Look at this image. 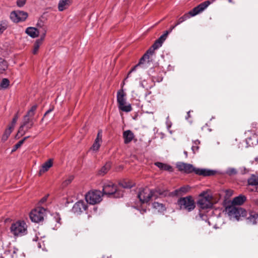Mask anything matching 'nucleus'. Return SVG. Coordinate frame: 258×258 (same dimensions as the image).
<instances>
[{"label": "nucleus", "instance_id": "obj_1", "mask_svg": "<svg viewBox=\"0 0 258 258\" xmlns=\"http://www.w3.org/2000/svg\"><path fill=\"white\" fill-rule=\"evenodd\" d=\"M176 166L178 170L180 171L184 172L186 173H189L195 172L197 174L203 176H210L213 175L215 172L213 170L199 169L195 168L192 165L190 164L185 163L183 162L178 163Z\"/></svg>", "mask_w": 258, "mask_h": 258}, {"label": "nucleus", "instance_id": "obj_2", "mask_svg": "<svg viewBox=\"0 0 258 258\" xmlns=\"http://www.w3.org/2000/svg\"><path fill=\"white\" fill-rule=\"evenodd\" d=\"M210 4L211 2L209 1H206L201 3L200 5L195 7L192 10L188 12V13L185 14L183 16L180 17L175 23V26H178L180 24L187 19L189 18L190 17L195 16L202 12L210 5Z\"/></svg>", "mask_w": 258, "mask_h": 258}, {"label": "nucleus", "instance_id": "obj_3", "mask_svg": "<svg viewBox=\"0 0 258 258\" xmlns=\"http://www.w3.org/2000/svg\"><path fill=\"white\" fill-rule=\"evenodd\" d=\"M10 232L14 236H22L27 233V225L24 221L19 220L13 223Z\"/></svg>", "mask_w": 258, "mask_h": 258}, {"label": "nucleus", "instance_id": "obj_4", "mask_svg": "<svg viewBox=\"0 0 258 258\" xmlns=\"http://www.w3.org/2000/svg\"><path fill=\"white\" fill-rule=\"evenodd\" d=\"M156 193L160 195L163 194L159 190H153L148 187H145L140 189L138 197L142 203H147L149 202L152 197L155 198L157 197Z\"/></svg>", "mask_w": 258, "mask_h": 258}, {"label": "nucleus", "instance_id": "obj_5", "mask_svg": "<svg viewBox=\"0 0 258 258\" xmlns=\"http://www.w3.org/2000/svg\"><path fill=\"white\" fill-rule=\"evenodd\" d=\"M126 94L122 90H119L117 94V102L119 110L128 112L132 111V107L130 103H127L125 98Z\"/></svg>", "mask_w": 258, "mask_h": 258}, {"label": "nucleus", "instance_id": "obj_6", "mask_svg": "<svg viewBox=\"0 0 258 258\" xmlns=\"http://www.w3.org/2000/svg\"><path fill=\"white\" fill-rule=\"evenodd\" d=\"M102 193L100 190H94L89 191L85 196L86 202L91 205L99 203L102 200Z\"/></svg>", "mask_w": 258, "mask_h": 258}, {"label": "nucleus", "instance_id": "obj_7", "mask_svg": "<svg viewBox=\"0 0 258 258\" xmlns=\"http://www.w3.org/2000/svg\"><path fill=\"white\" fill-rule=\"evenodd\" d=\"M226 211L231 218H235L237 220H239L241 217L247 216L246 211L245 210L233 206L227 207L226 208Z\"/></svg>", "mask_w": 258, "mask_h": 258}, {"label": "nucleus", "instance_id": "obj_8", "mask_svg": "<svg viewBox=\"0 0 258 258\" xmlns=\"http://www.w3.org/2000/svg\"><path fill=\"white\" fill-rule=\"evenodd\" d=\"M103 195H114L116 198H120L122 196V192L117 190L116 186L111 182L108 181L105 183L103 187Z\"/></svg>", "mask_w": 258, "mask_h": 258}, {"label": "nucleus", "instance_id": "obj_9", "mask_svg": "<svg viewBox=\"0 0 258 258\" xmlns=\"http://www.w3.org/2000/svg\"><path fill=\"white\" fill-rule=\"evenodd\" d=\"M177 203L181 209L190 211L195 208L194 200L191 196L181 198L178 200Z\"/></svg>", "mask_w": 258, "mask_h": 258}, {"label": "nucleus", "instance_id": "obj_10", "mask_svg": "<svg viewBox=\"0 0 258 258\" xmlns=\"http://www.w3.org/2000/svg\"><path fill=\"white\" fill-rule=\"evenodd\" d=\"M45 212V209L40 207L37 208L30 212L29 214L30 218L32 222L38 223L43 220Z\"/></svg>", "mask_w": 258, "mask_h": 258}, {"label": "nucleus", "instance_id": "obj_11", "mask_svg": "<svg viewBox=\"0 0 258 258\" xmlns=\"http://www.w3.org/2000/svg\"><path fill=\"white\" fill-rule=\"evenodd\" d=\"M200 199L198 205L202 209H208L212 206L211 197L207 192H203L200 195Z\"/></svg>", "mask_w": 258, "mask_h": 258}, {"label": "nucleus", "instance_id": "obj_12", "mask_svg": "<svg viewBox=\"0 0 258 258\" xmlns=\"http://www.w3.org/2000/svg\"><path fill=\"white\" fill-rule=\"evenodd\" d=\"M28 17V14L26 12L20 11L12 12L10 14L11 19L15 23L25 21Z\"/></svg>", "mask_w": 258, "mask_h": 258}, {"label": "nucleus", "instance_id": "obj_13", "mask_svg": "<svg viewBox=\"0 0 258 258\" xmlns=\"http://www.w3.org/2000/svg\"><path fill=\"white\" fill-rule=\"evenodd\" d=\"M150 58L146 54H144L143 56L140 58L139 63L135 66L128 72L127 77L135 71L138 67H141L142 68L145 69L147 67L146 63H150Z\"/></svg>", "mask_w": 258, "mask_h": 258}, {"label": "nucleus", "instance_id": "obj_14", "mask_svg": "<svg viewBox=\"0 0 258 258\" xmlns=\"http://www.w3.org/2000/svg\"><path fill=\"white\" fill-rule=\"evenodd\" d=\"M87 209V205L82 201H80L75 204L73 208L72 212L76 214H80L82 212L85 211Z\"/></svg>", "mask_w": 258, "mask_h": 258}, {"label": "nucleus", "instance_id": "obj_15", "mask_svg": "<svg viewBox=\"0 0 258 258\" xmlns=\"http://www.w3.org/2000/svg\"><path fill=\"white\" fill-rule=\"evenodd\" d=\"M246 216V221L247 224L254 225L258 223V214L255 212H249Z\"/></svg>", "mask_w": 258, "mask_h": 258}, {"label": "nucleus", "instance_id": "obj_16", "mask_svg": "<svg viewBox=\"0 0 258 258\" xmlns=\"http://www.w3.org/2000/svg\"><path fill=\"white\" fill-rule=\"evenodd\" d=\"M102 143V132L99 131L98 133L97 137L95 140L94 143H93L92 147L91 148V150L93 151H97L101 145Z\"/></svg>", "mask_w": 258, "mask_h": 258}, {"label": "nucleus", "instance_id": "obj_17", "mask_svg": "<svg viewBox=\"0 0 258 258\" xmlns=\"http://www.w3.org/2000/svg\"><path fill=\"white\" fill-rule=\"evenodd\" d=\"M123 138L124 139V143L127 144L132 142L134 138V133L130 130H127L123 133Z\"/></svg>", "mask_w": 258, "mask_h": 258}, {"label": "nucleus", "instance_id": "obj_18", "mask_svg": "<svg viewBox=\"0 0 258 258\" xmlns=\"http://www.w3.org/2000/svg\"><path fill=\"white\" fill-rule=\"evenodd\" d=\"M52 164L53 161L51 159L44 163L42 164L41 169L39 170V175H41L43 173L48 171V169L52 166Z\"/></svg>", "mask_w": 258, "mask_h": 258}, {"label": "nucleus", "instance_id": "obj_19", "mask_svg": "<svg viewBox=\"0 0 258 258\" xmlns=\"http://www.w3.org/2000/svg\"><path fill=\"white\" fill-rule=\"evenodd\" d=\"M72 3V0H60L58 5V10L61 12L68 9Z\"/></svg>", "mask_w": 258, "mask_h": 258}, {"label": "nucleus", "instance_id": "obj_20", "mask_svg": "<svg viewBox=\"0 0 258 258\" xmlns=\"http://www.w3.org/2000/svg\"><path fill=\"white\" fill-rule=\"evenodd\" d=\"M167 32L166 33H164L158 39H157L152 45L153 47H154L156 49L160 48L162 46L163 42L167 38Z\"/></svg>", "mask_w": 258, "mask_h": 258}, {"label": "nucleus", "instance_id": "obj_21", "mask_svg": "<svg viewBox=\"0 0 258 258\" xmlns=\"http://www.w3.org/2000/svg\"><path fill=\"white\" fill-rule=\"evenodd\" d=\"M25 32L32 38H36L38 36L39 32L37 29L34 27H28L26 29Z\"/></svg>", "mask_w": 258, "mask_h": 258}, {"label": "nucleus", "instance_id": "obj_22", "mask_svg": "<svg viewBox=\"0 0 258 258\" xmlns=\"http://www.w3.org/2000/svg\"><path fill=\"white\" fill-rule=\"evenodd\" d=\"M245 200L246 197L245 196L240 195L233 199L232 201V204L233 205H241L245 201Z\"/></svg>", "mask_w": 258, "mask_h": 258}, {"label": "nucleus", "instance_id": "obj_23", "mask_svg": "<svg viewBox=\"0 0 258 258\" xmlns=\"http://www.w3.org/2000/svg\"><path fill=\"white\" fill-rule=\"evenodd\" d=\"M155 165L161 170L171 172L173 171L172 167L167 164L161 162H156Z\"/></svg>", "mask_w": 258, "mask_h": 258}, {"label": "nucleus", "instance_id": "obj_24", "mask_svg": "<svg viewBox=\"0 0 258 258\" xmlns=\"http://www.w3.org/2000/svg\"><path fill=\"white\" fill-rule=\"evenodd\" d=\"M30 116L25 115L22 124L23 125L26 126V131H27L29 129L31 128L33 125V123L32 120L30 118Z\"/></svg>", "mask_w": 258, "mask_h": 258}, {"label": "nucleus", "instance_id": "obj_25", "mask_svg": "<svg viewBox=\"0 0 258 258\" xmlns=\"http://www.w3.org/2000/svg\"><path fill=\"white\" fill-rule=\"evenodd\" d=\"M153 207L159 212H162L166 210L165 205L159 202H154L153 203Z\"/></svg>", "mask_w": 258, "mask_h": 258}, {"label": "nucleus", "instance_id": "obj_26", "mask_svg": "<svg viewBox=\"0 0 258 258\" xmlns=\"http://www.w3.org/2000/svg\"><path fill=\"white\" fill-rule=\"evenodd\" d=\"M43 41V38H42L38 39L36 40V41L34 44V47H33V52H32L34 54H35L37 53L38 49L39 48V47L41 45Z\"/></svg>", "mask_w": 258, "mask_h": 258}, {"label": "nucleus", "instance_id": "obj_27", "mask_svg": "<svg viewBox=\"0 0 258 258\" xmlns=\"http://www.w3.org/2000/svg\"><path fill=\"white\" fill-rule=\"evenodd\" d=\"M13 129L14 126L12 125V126H9L8 128L6 130L2 138V140L3 142H5L8 139Z\"/></svg>", "mask_w": 258, "mask_h": 258}, {"label": "nucleus", "instance_id": "obj_28", "mask_svg": "<svg viewBox=\"0 0 258 258\" xmlns=\"http://www.w3.org/2000/svg\"><path fill=\"white\" fill-rule=\"evenodd\" d=\"M248 183L249 185L258 186V176L252 175L248 179Z\"/></svg>", "mask_w": 258, "mask_h": 258}, {"label": "nucleus", "instance_id": "obj_29", "mask_svg": "<svg viewBox=\"0 0 258 258\" xmlns=\"http://www.w3.org/2000/svg\"><path fill=\"white\" fill-rule=\"evenodd\" d=\"M7 62L2 58H0V74L3 73L8 68Z\"/></svg>", "mask_w": 258, "mask_h": 258}, {"label": "nucleus", "instance_id": "obj_30", "mask_svg": "<svg viewBox=\"0 0 258 258\" xmlns=\"http://www.w3.org/2000/svg\"><path fill=\"white\" fill-rule=\"evenodd\" d=\"M111 167V164L108 162L99 171V174L100 175H104L109 170Z\"/></svg>", "mask_w": 258, "mask_h": 258}, {"label": "nucleus", "instance_id": "obj_31", "mask_svg": "<svg viewBox=\"0 0 258 258\" xmlns=\"http://www.w3.org/2000/svg\"><path fill=\"white\" fill-rule=\"evenodd\" d=\"M190 189V187L189 185H185L177 189L176 191L178 193L186 194L189 191Z\"/></svg>", "mask_w": 258, "mask_h": 258}, {"label": "nucleus", "instance_id": "obj_32", "mask_svg": "<svg viewBox=\"0 0 258 258\" xmlns=\"http://www.w3.org/2000/svg\"><path fill=\"white\" fill-rule=\"evenodd\" d=\"M28 138V137L24 138L23 140L20 141L18 143H17L14 147L12 152H13L17 150L19 148H20L21 145L23 144L24 141Z\"/></svg>", "mask_w": 258, "mask_h": 258}, {"label": "nucleus", "instance_id": "obj_33", "mask_svg": "<svg viewBox=\"0 0 258 258\" xmlns=\"http://www.w3.org/2000/svg\"><path fill=\"white\" fill-rule=\"evenodd\" d=\"M36 108H37V105H36L32 106L31 109L28 111L26 115L30 116V117H32L35 114V110H36Z\"/></svg>", "mask_w": 258, "mask_h": 258}, {"label": "nucleus", "instance_id": "obj_34", "mask_svg": "<svg viewBox=\"0 0 258 258\" xmlns=\"http://www.w3.org/2000/svg\"><path fill=\"white\" fill-rule=\"evenodd\" d=\"M237 172V170L234 168H229L226 171V173L229 176L235 175Z\"/></svg>", "mask_w": 258, "mask_h": 258}, {"label": "nucleus", "instance_id": "obj_35", "mask_svg": "<svg viewBox=\"0 0 258 258\" xmlns=\"http://www.w3.org/2000/svg\"><path fill=\"white\" fill-rule=\"evenodd\" d=\"M8 28V24L5 22H0V34L3 33Z\"/></svg>", "mask_w": 258, "mask_h": 258}, {"label": "nucleus", "instance_id": "obj_36", "mask_svg": "<svg viewBox=\"0 0 258 258\" xmlns=\"http://www.w3.org/2000/svg\"><path fill=\"white\" fill-rule=\"evenodd\" d=\"M74 177L73 176L70 175L69 176L66 180L63 181L62 182V186H66L68 184H69L73 180Z\"/></svg>", "mask_w": 258, "mask_h": 258}, {"label": "nucleus", "instance_id": "obj_37", "mask_svg": "<svg viewBox=\"0 0 258 258\" xmlns=\"http://www.w3.org/2000/svg\"><path fill=\"white\" fill-rule=\"evenodd\" d=\"M156 49L154 47L152 46L146 51L145 54L147 55V56L150 58V55H152L154 53V51Z\"/></svg>", "mask_w": 258, "mask_h": 258}, {"label": "nucleus", "instance_id": "obj_38", "mask_svg": "<svg viewBox=\"0 0 258 258\" xmlns=\"http://www.w3.org/2000/svg\"><path fill=\"white\" fill-rule=\"evenodd\" d=\"M10 82H1L0 84V88L2 89H7L9 86Z\"/></svg>", "mask_w": 258, "mask_h": 258}, {"label": "nucleus", "instance_id": "obj_39", "mask_svg": "<svg viewBox=\"0 0 258 258\" xmlns=\"http://www.w3.org/2000/svg\"><path fill=\"white\" fill-rule=\"evenodd\" d=\"M26 0H17V5L19 7H23L26 3Z\"/></svg>", "mask_w": 258, "mask_h": 258}, {"label": "nucleus", "instance_id": "obj_40", "mask_svg": "<svg viewBox=\"0 0 258 258\" xmlns=\"http://www.w3.org/2000/svg\"><path fill=\"white\" fill-rule=\"evenodd\" d=\"M25 126H24V125L22 124L21 125V126L19 128V131H18V134H21V135H23L25 134V131H24L23 130H24V127H25Z\"/></svg>", "mask_w": 258, "mask_h": 258}, {"label": "nucleus", "instance_id": "obj_41", "mask_svg": "<svg viewBox=\"0 0 258 258\" xmlns=\"http://www.w3.org/2000/svg\"><path fill=\"white\" fill-rule=\"evenodd\" d=\"M176 26H175V24L174 25H173V26H171L170 27V28H169V30H167V31H166L164 32V33H166L167 32V36H168V34H169V33H170V32L172 31V30H173V29H174V28H175V27H176Z\"/></svg>", "mask_w": 258, "mask_h": 258}, {"label": "nucleus", "instance_id": "obj_42", "mask_svg": "<svg viewBox=\"0 0 258 258\" xmlns=\"http://www.w3.org/2000/svg\"><path fill=\"white\" fill-rule=\"evenodd\" d=\"M199 149V147L197 145H194L192 147L191 149L194 152V153H195Z\"/></svg>", "mask_w": 258, "mask_h": 258}, {"label": "nucleus", "instance_id": "obj_43", "mask_svg": "<svg viewBox=\"0 0 258 258\" xmlns=\"http://www.w3.org/2000/svg\"><path fill=\"white\" fill-rule=\"evenodd\" d=\"M17 119H18V116L16 115L13 118L12 122V124L10 126H12V125H13L14 126L15 124H16V122H17Z\"/></svg>", "mask_w": 258, "mask_h": 258}, {"label": "nucleus", "instance_id": "obj_44", "mask_svg": "<svg viewBox=\"0 0 258 258\" xmlns=\"http://www.w3.org/2000/svg\"><path fill=\"white\" fill-rule=\"evenodd\" d=\"M166 124L168 128H169L171 126V122L168 120V117L167 118Z\"/></svg>", "mask_w": 258, "mask_h": 258}, {"label": "nucleus", "instance_id": "obj_45", "mask_svg": "<svg viewBox=\"0 0 258 258\" xmlns=\"http://www.w3.org/2000/svg\"><path fill=\"white\" fill-rule=\"evenodd\" d=\"M121 185L123 188H131L132 187V186L128 185L126 183H125L124 184H121Z\"/></svg>", "mask_w": 258, "mask_h": 258}, {"label": "nucleus", "instance_id": "obj_46", "mask_svg": "<svg viewBox=\"0 0 258 258\" xmlns=\"http://www.w3.org/2000/svg\"><path fill=\"white\" fill-rule=\"evenodd\" d=\"M47 200V197H43L41 200H40V202L41 203H44Z\"/></svg>", "mask_w": 258, "mask_h": 258}, {"label": "nucleus", "instance_id": "obj_47", "mask_svg": "<svg viewBox=\"0 0 258 258\" xmlns=\"http://www.w3.org/2000/svg\"><path fill=\"white\" fill-rule=\"evenodd\" d=\"M53 110V108H51V109H49L48 110H47L45 114H44V116H45L47 114H48L49 113H50V112H51Z\"/></svg>", "mask_w": 258, "mask_h": 258}, {"label": "nucleus", "instance_id": "obj_48", "mask_svg": "<svg viewBox=\"0 0 258 258\" xmlns=\"http://www.w3.org/2000/svg\"><path fill=\"white\" fill-rule=\"evenodd\" d=\"M56 221L57 223H59V220H60V218H59L58 215L56 214Z\"/></svg>", "mask_w": 258, "mask_h": 258}, {"label": "nucleus", "instance_id": "obj_49", "mask_svg": "<svg viewBox=\"0 0 258 258\" xmlns=\"http://www.w3.org/2000/svg\"><path fill=\"white\" fill-rule=\"evenodd\" d=\"M200 143V141H199V140H196V141H194V144L195 145H198V144H199Z\"/></svg>", "mask_w": 258, "mask_h": 258}, {"label": "nucleus", "instance_id": "obj_50", "mask_svg": "<svg viewBox=\"0 0 258 258\" xmlns=\"http://www.w3.org/2000/svg\"><path fill=\"white\" fill-rule=\"evenodd\" d=\"M2 81H9L8 78H3Z\"/></svg>", "mask_w": 258, "mask_h": 258}, {"label": "nucleus", "instance_id": "obj_51", "mask_svg": "<svg viewBox=\"0 0 258 258\" xmlns=\"http://www.w3.org/2000/svg\"><path fill=\"white\" fill-rule=\"evenodd\" d=\"M255 161L257 163L258 162V157H255L254 159Z\"/></svg>", "mask_w": 258, "mask_h": 258}, {"label": "nucleus", "instance_id": "obj_52", "mask_svg": "<svg viewBox=\"0 0 258 258\" xmlns=\"http://www.w3.org/2000/svg\"><path fill=\"white\" fill-rule=\"evenodd\" d=\"M184 154H185V156L187 157V152L186 151H184Z\"/></svg>", "mask_w": 258, "mask_h": 258}, {"label": "nucleus", "instance_id": "obj_53", "mask_svg": "<svg viewBox=\"0 0 258 258\" xmlns=\"http://www.w3.org/2000/svg\"><path fill=\"white\" fill-rule=\"evenodd\" d=\"M226 192H227V194L228 192H230V195H232V191L231 190H226Z\"/></svg>", "mask_w": 258, "mask_h": 258}, {"label": "nucleus", "instance_id": "obj_54", "mask_svg": "<svg viewBox=\"0 0 258 258\" xmlns=\"http://www.w3.org/2000/svg\"><path fill=\"white\" fill-rule=\"evenodd\" d=\"M255 190L258 192V186L257 187H255Z\"/></svg>", "mask_w": 258, "mask_h": 258}, {"label": "nucleus", "instance_id": "obj_55", "mask_svg": "<svg viewBox=\"0 0 258 258\" xmlns=\"http://www.w3.org/2000/svg\"><path fill=\"white\" fill-rule=\"evenodd\" d=\"M45 34H43V35L42 36H41L40 38H43V39H44V37H45Z\"/></svg>", "mask_w": 258, "mask_h": 258}, {"label": "nucleus", "instance_id": "obj_56", "mask_svg": "<svg viewBox=\"0 0 258 258\" xmlns=\"http://www.w3.org/2000/svg\"><path fill=\"white\" fill-rule=\"evenodd\" d=\"M228 2H229V3H233V1H232V0H228Z\"/></svg>", "mask_w": 258, "mask_h": 258}, {"label": "nucleus", "instance_id": "obj_57", "mask_svg": "<svg viewBox=\"0 0 258 258\" xmlns=\"http://www.w3.org/2000/svg\"><path fill=\"white\" fill-rule=\"evenodd\" d=\"M189 112H190L189 111V112H188V113H187V114H188V116H189Z\"/></svg>", "mask_w": 258, "mask_h": 258}]
</instances>
